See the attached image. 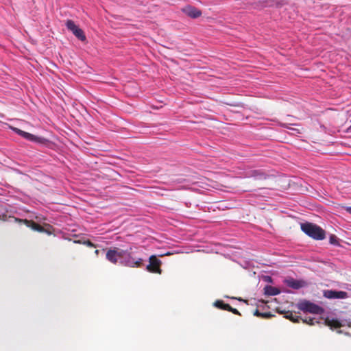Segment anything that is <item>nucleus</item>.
Returning <instances> with one entry per match:
<instances>
[{
    "label": "nucleus",
    "instance_id": "f257e3e1",
    "mask_svg": "<svg viewBox=\"0 0 351 351\" xmlns=\"http://www.w3.org/2000/svg\"><path fill=\"white\" fill-rule=\"evenodd\" d=\"M132 247L128 250H123L119 247H110L106 254V259L113 264L119 263L125 266L130 267H140L143 265V259H137L132 256Z\"/></svg>",
    "mask_w": 351,
    "mask_h": 351
},
{
    "label": "nucleus",
    "instance_id": "4468645a",
    "mask_svg": "<svg viewBox=\"0 0 351 351\" xmlns=\"http://www.w3.org/2000/svg\"><path fill=\"white\" fill-rule=\"evenodd\" d=\"M325 322L326 324L332 328H339L342 326L341 323L338 319H326Z\"/></svg>",
    "mask_w": 351,
    "mask_h": 351
},
{
    "label": "nucleus",
    "instance_id": "f03ea898",
    "mask_svg": "<svg viewBox=\"0 0 351 351\" xmlns=\"http://www.w3.org/2000/svg\"><path fill=\"white\" fill-rule=\"evenodd\" d=\"M300 228L306 235L315 240H323L326 237L325 231L317 224L305 222L301 223Z\"/></svg>",
    "mask_w": 351,
    "mask_h": 351
},
{
    "label": "nucleus",
    "instance_id": "f8f14e48",
    "mask_svg": "<svg viewBox=\"0 0 351 351\" xmlns=\"http://www.w3.org/2000/svg\"><path fill=\"white\" fill-rule=\"evenodd\" d=\"M287 285L294 289H298L304 287L306 285V283L304 280H298L295 279H290L286 281Z\"/></svg>",
    "mask_w": 351,
    "mask_h": 351
},
{
    "label": "nucleus",
    "instance_id": "5701e85b",
    "mask_svg": "<svg viewBox=\"0 0 351 351\" xmlns=\"http://www.w3.org/2000/svg\"><path fill=\"white\" fill-rule=\"evenodd\" d=\"M347 131L351 132V125L348 128Z\"/></svg>",
    "mask_w": 351,
    "mask_h": 351
},
{
    "label": "nucleus",
    "instance_id": "1a4fd4ad",
    "mask_svg": "<svg viewBox=\"0 0 351 351\" xmlns=\"http://www.w3.org/2000/svg\"><path fill=\"white\" fill-rule=\"evenodd\" d=\"M246 177L254 178L255 180H265L267 177V173L262 169L250 170L246 173Z\"/></svg>",
    "mask_w": 351,
    "mask_h": 351
},
{
    "label": "nucleus",
    "instance_id": "9b49d317",
    "mask_svg": "<svg viewBox=\"0 0 351 351\" xmlns=\"http://www.w3.org/2000/svg\"><path fill=\"white\" fill-rule=\"evenodd\" d=\"M183 10L188 16L193 19L198 18L202 15L201 10L193 6H186Z\"/></svg>",
    "mask_w": 351,
    "mask_h": 351
},
{
    "label": "nucleus",
    "instance_id": "f3484780",
    "mask_svg": "<svg viewBox=\"0 0 351 351\" xmlns=\"http://www.w3.org/2000/svg\"><path fill=\"white\" fill-rule=\"evenodd\" d=\"M329 242L330 244H332L334 245H339V239L335 234H331L329 237Z\"/></svg>",
    "mask_w": 351,
    "mask_h": 351
},
{
    "label": "nucleus",
    "instance_id": "20e7f679",
    "mask_svg": "<svg viewBox=\"0 0 351 351\" xmlns=\"http://www.w3.org/2000/svg\"><path fill=\"white\" fill-rule=\"evenodd\" d=\"M12 130L14 132H16L17 134L20 135L21 136L23 137L24 138H25V139H27V140H28L29 141L38 143H40V144H43V143H45L47 141V140L45 138L35 136V135H34L32 134H30L29 132L23 131V130H20V129H19L17 128L12 127Z\"/></svg>",
    "mask_w": 351,
    "mask_h": 351
},
{
    "label": "nucleus",
    "instance_id": "6ab92c4d",
    "mask_svg": "<svg viewBox=\"0 0 351 351\" xmlns=\"http://www.w3.org/2000/svg\"><path fill=\"white\" fill-rule=\"evenodd\" d=\"M286 317L289 319L290 320H291L292 322H298V320H299V317H293L292 313H288L287 315H286Z\"/></svg>",
    "mask_w": 351,
    "mask_h": 351
},
{
    "label": "nucleus",
    "instance_id": "6e6552de",
    "mask_svg": "<svg viewBox=\"0 0 351 351\" xmlns=\"http://www.w3.org/2000/svg\"><path fill=\"white\" fill-rule=\"evenodd\" d=\"M325 298L328 299H345L348 298V293L343 291L325 290L323 293Z\"/></svg>",
    "mask_w": 351,
    "mask_h": 351
},
{
    "label": "nucleus",
    "instance_id": "0eeeda50",
    "mask_svg": "<svg viewBox=\"0 0 351 351\" xmlns=\"http://www.w3.org/2000/svg\"><path fill=\"white\" fill-rule=\"evenodd\" d=\"M161 263L160 260L157 258L156 256L152 255L149 257V264L147 266V269L151 273L160 274L162 272Z\"/></svg>",
    "mask_w": 351,
    "mask_h": 351
},
{
    "label": "nucleus",
    "instance_id": "b1692460",
    "mask_svg": "<svg viewBox=\"0 0 351 351\" xmlns=\"http://www.w3.org/2000/svg\"><path fill=\"white\" fill-rule=\"evenodd\" d=\"M95 254H96V255H98V254H99V250H96L95 251Z\"/></svg>",
    "mask_w": 351,
    "mask_h": 351
},
{
    "label": "nucleus",
    "instance_id": "4be33fe9",
    "mask_svg": "<svg viewBox=\"0 0 351 351\" xmlns=\"http://www.w3.org/2000/svg\"><path fill=\"white\" fill-rule=\"evenodd\" d=\"M346 211H347L348 213H349L350 214H351V206H350V207H347V208H346Z\"/></svg>",
    "mask_w": 351,
    "mask_h": 351
},
{
    "label": "nucleus",
    "instance_id": "412c9836",
    "mask_svg": "<svg viewBox=\"0 0 351 351\" xmlns=\"http://www.w3.org/2000/svg\"><path fill=\"white\" fill-rule=\"evenodd\" d=\"M84 244L86 245L88 247H95V245L94 243H93L90 241L89 240H87L86 241L84 242Z\"/></svg>",
    "mask_w": 351,
    "mask_h": 351
},
{
    "label": "nucleus",
    "instance_id": "aec40b11",
    "mask_svg": "<svg viewBox=\"0 0 351 351\" xmlns=\"http://www.w3.org/2000/svg\"><path fill=\"white\" fill-rule=\"evenodd\" d=\"M227 311H230V312H232V313H234L235 315H241L239 311L237 309L232 308L230 305H229V308H228Z\"/></svg>",
    "mask_w": 351,
    "mask_h": 351
},
{
    "label": "nucleus",
    "instance_id": "7ed1b4c3",
    "mask_svg": "<svg viewBox=\"0 0 351 351\" xmlns=\"http://www.w3.org/2000/svg\"><path fill=\"white\" fill-rule=\"evenodd\" d=\"M298 308L303 312H308L319 315L324 312V309L316 304L308 300H303L298 304Z\"/></svg>",
    "mask_w": 351,
    "mask_h": 351
},
{
    "label": "nucleus",
    "instance_id": "dca6fc26",
    "mask_svg": "<svg viewBox=\"0 0 351 351\" xmlns=\"http://www.w3.org/2000/svg\"><path fill=\"white\" fill-rule=\"evenodd\" d=\"M254 315L257 317H263V318H269V317H271L273 316L270 313H260L258 310H256L254 311Z\"/></svg>",
    "mask_w": 351,
    "mask_h": 351
},
{
    "label": "nucleus",
    "instance_id": "a211bd4d",
    "mask_svg": "<svg viewBox=\"0 0 351 351\" xmlns=\"http://www.w3.org/2000/svg\"><path fill=\"white\" fill-rule=\"evenodd\" d=\"M304 322L307 323L309 325H315V323H318L315 318L308 317L303 320Z\"/></svg>",
    "mask_w": 351,
    "mask_h": 351
},
{
    "label": "nucleus",
    "instance_id": "423d86ee",
    "mask_svg": "<svg viewBox=\"0 0 351 351\" xmlns=\"http://www.w3.org/2000/svg\"><path fill=\"white\" fill-rule=\"evenodd\" d=\"M66 26L67 29L71 31L79 40L83 42L86 40V37L84 31L77 25H75L74 21L72 20H67L66 22Z\"/></svg>",
    "mask_w": 351,
    "mask_h": 351
},
{
    "label": "nucleus",
    "instance_id": "9d476101",
    "mask_svg": "<svg viewBox=\"0 0 351 351\" xmlns=\"http://www.w3.org/2000/svg\"><path fill=\"white\" fill-rule=\"evenodd\" d=\"M15 220L18 221L20 223H24L25 225H26V226L32 228V230H34L35 231H38L40 232H43L45 231V228L43 226H41L40 224L36 223L35 221H34L32 220L19 219H15Z\"/></svg>",
    "mask_w": 351,
    "mask_h": 351
},
{
    "label": "nucleus",
    "instance_id": "2eb2a0df",
    "mask_svg": "<svg viewBox=\"0 0 351 351\" xmlns=\"http://www.w3.org/2000/svg\"><path fill=\"white\" fill-rule=\"evenodd\" d=\"M214 306L218 308L227 311L228 308H229V304H226L222 300H217L214 303Z\"/></svg>",
    "mask_w": 351,
    "mask_h": 351
},
{
    "label": "nucleus",
    "instance_id": "ddd939ff",
    "mask_svg": "<svg viewBox=\"0 0 351 351\" xmlns=\"http://www.w3.org/2000/svg\"><path fill=\"white\" fill-rule=\"evenodd\" d=\"M265 294L267 295H276L280 293V290L274 287L267 285L264 288Z\"/></svg>",
    "mask_w": 351,
    "mask_h": 351
},
{
    "label": "nucleus",
    "instance_id": "39448f33",
    "mask_svg": "<svg viewBox=\"0 0 351 351\" xmlns=\"http://www.w3.org/2000/svg\"><path fill=\"white\" fill-rule=\"evenodd\" d=\"M12 130L14 132H16L17 134L20 135L21 136L23 137L24 138H25V139H27V140H28L29 141L38 143H40V144H43V143H45L47 141V140L45 138L35 136V135H34L32 134H30L29 132L23 131V130H20V129H19L17 128L12 127Z\"/></svg>",
    "mask_w": 351,
    "mask_h": 351
}]
</instances>
